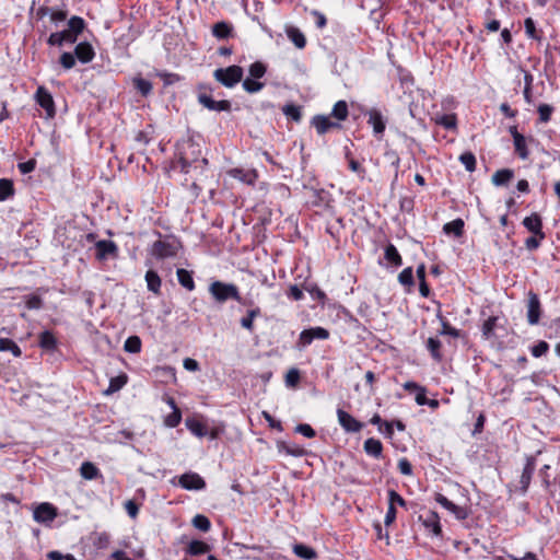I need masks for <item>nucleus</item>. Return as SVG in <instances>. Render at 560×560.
I'll return each instance as SVG.
<instances>
[{
	"label": "nucleus",
	"mask_w": 560,
	"mask_h": 560,
	"mask_svg": "<svg viewBox=\"0 0 560 560\" xmlns=\"http://www.w3.org/2000/svg\"><path fill=\"white\" fill-rule=\"evenodd\" d=\"M436 502L440 503L443 508H445L446 510L455 513L457 515L458 518H464L465 515L462 514L463 510L457 506L456 504H454L452 501H450L446 497H444L443 494L439 493L435 498Z\"/></svg>",
	"instance_id": "obj_31"
},
{
	"label": "nucleus",
	"mask_w": 560,
	"mask_h": 560,
	"mask_svg": "<svg viewBox=\"0 0 560 560\" xmlns=\"http://www.w3.org/2000/svg\"><path fill=\"white\" fill-rule=\"evenodd\" d=\"M264 85L265 84L262 82L249 78L243 81V89L250 94L259 92L264 88Z\"/></svg>",
	"instance_id": "obj_50"
},
{
	"label": "nucleus",
	"mask_w": 560,
	"mask_h": 560,
	"mask_svg": "<svg viewBox=\"0 0 560 560\" xmlns=\"http://www.w3.org/2000/svg\"><path fill=\"white\" fill-rule=\"evenodd\" d=\"M384 257L389 264H392L395 267H400L402 265V258L398 253L397 248L395 247V245L393 244H388L385 247Z\"/></svg>",
	"instance_id": "obj_24"
},
{
	"label": "nucleus",
	"mask_w": 560,
	"mask_h": 560,
	"mask_svg": "<svg viewBox=\"0 0 560 560\" xmlns=\"http://www.w3.org/2000/svg\"><path fill=\"white\" fill-rule=\"evenodd\" d=\"M541 315V305L538 294L533 291L527 293V322L529 325L539 323Z\"/></svg>",
	"instance_id": "obj_5"
},
{
	"label": "nucleus",
	"mask_w": 560,
	"mask_h": 560,
	"mask_svg": "<svg viewBox=\"0 0 560 560\" xmlns=\"http://www.w3.org/2000/svg\"><path fill=\"white\" fill-rule=\"evenodd\" d=\"M459 161L468 172H474L476 168V158L471 152H465L459 156Z\"/></svg>",
	"instance_id": "obj_49"
},
{
	"label": "nucleus",
	"mask_w": 560,
	"mask_h": 560,
	"mask_svg": "<svg viewBox=\"0 0 560 560\" xmlns=\"http://www.w3.org/2000/svg\"><path fill=\"white\" fill-rule=\"evenodd\" d=\"M144 279L147 282L148 290L151 291L152 293L159 295L161 293L162 280H161L160 276L158 275V272L154 270H148L145 272Z\"/></svg>",
	"instance_id": "obj_19"
},
{
	"label": "nucleus",
	"mask_w": 560,
	"mask_h": 560,
	"mask_svg": "<svg viewBox=\"0 0 560 560\" xmlns=\"http://www.w3.org/2000/svg\"><path fill=\"white\" fill-rule=\"evenodd\" d=\"M209 292L219 303H224L228 300H235L238 303L246 304L240 295L238 288L233 283L213 281L209 287Z\"/></svg>",
	"instance_id": "obj_1"
},
{
	"label": "nucleus",
	"mask_w": 560,
	"mask_h": 560,
	"mask_svg": "<svg viewBox=\"0 0 560 560\" xmlns=\"http://www.w3.org/2000/svg\"><path fill=\"white\" fill-rule=\"evenodd\" d=\"M36 161L28 160L26 162L19 163L18 167L22 174H28L35 170Z\"/></svg>",
	"instance_id": "obj_63"
},
{
	"label": "nucleus",
	"mask_w": 560,
	"mask_h": 560,
	"mask_svg": "<svg viewBox=\"0 0 560 560\" xmlns=\"http://www.w3.org/2000/svg\"><path fill=\"white\" fill-rule=\"evenodd\" d=\"M329 338V331L323 327H312L301 331L299 336L298 347L303 349L310 346L314 339L326 340Z\"/></svg>",
	"instance_id": "obj_4"
},
{
	"label": "nucleus",
	"mask_w": 560,
	"mask_h": 560,
	"mask_svg": "<svg viewBox=\"0 0 560 560\" xmlns=\"http://www.w3.org/2000/svg\"><path fill=\"white\" fill-rule=\"evenodd\" d=\"M26 307L28 310H38L42 307V299L38 295H30L26 298Z\"/></svg>",
	"instance_id": "obj_61"
},
{
	"label": "nucleus",
	"mask_w": 560,
	"mask_h": 560,
	"mask_svg": "<svg viewBox=\"0 0 560 560\" xmlns=\"http://www.w3.org/2000/svg\"><path fill=\"white\" fill-rule=\"evenodd\" d=\"M535 468H536L535 458L533 456L527 457L526 464L524 466V469H523V472H522V476L520 479L521 491L523 493H526L528 490Z\"/></svg>",
	"instance_id": "obj_14"
},
{
	"label": "nucleus",
	"mask_w": 560,
	"mask_h": 560,
	"mask_svg": "<svg viewBox=\"0 0 560 560\" xmlns=\"http://www.w3.org/2000/svg\"><path fill=\"white\" fill-rule=\"evenodd\" d=\"M514 148L515 152L522 160H526L529 155V152L526 147V139L523 135H517L514 137Z\"/></svg>",
	"instance_id": "obj_34"
},
{
	"label": "nucleus",
	"mask_w": 560,
	"mask_h": 560,
	"mask_svg": "<svg viewBox=\"0 0 560 560\" xmlns=\"http://www.w3.org/2000/svg\"><path fill=\"white\" fill-rule=\"evenodd\" d=\"M210 550V546L201 540H192L188 545L187 552L190 556H200Z\"/></svg>",
	"instance_id": "obj_35"
},
{
	"label": "nucleus",
	"mask_w": 560,
	"mask_h": 560,
	"mask_svg": "<svg viewBox=\"0 0 560 560\" xmlns=\"http://www.w3.org/2000/svg\"><path fill=\"white\" fill-rule=\"evenodd\" d=\"M60 65L66 70L72 69L74 67V65H75V56L72 55L71 52H63L60 56Z\"/></svg>",
	"instance_id": "obj_57"
},
{
	"label": "nucleus",
	"mask_w": 560,
	"mask_h": 560,
	"mask_svg": "<svg viewBox=\"0 0 560 560\" xmlns=\"http://www.w3.org/2000/svg\"><path fill=\"white\" fill-rule=\"evenodd\" d=\"M74 56L82 63H88V62H90L94 58L95 52H94L93 47L89 43L83 42V43H79L75 46V48H74Z\"/></svg>",
	"instance_id": "obj_17"
},
{
	"label": "nucleus",
	"mask_w": 560,
	"mask_h": 560,
	"mask_svg": "<svg viewBox=\"0 0 560 560\" xmlns=\"http://www.w3.org/2000/svg\"><path fill=\"white\" fill-rule=\"evenodd\" d=\"M229 173L233 178L240 179L246 184H254L257 179L255 170L232 168Z\"/></svg>",
	"instance_id": "obj_18"
},
{
	"label": "nucleus",
	"mask_w": 560,
	"mask_h": 560,
	"mask_svg": "<svg viewBox=\"0 0 560 560\" xmlns=\"http://www.w3.org/2000/svg\"><path fill=\"white\" fill-rule=\"evenodd\" d=\"M337 417L339 424L347 432L357 433L363 427L360 421L342 409L337 410Z\"/></svg>",
	"instance_id": "obj_8"
},
{
	"label": "nucleus",
	"mask_w": 560,
	"mask_h": 560,
	"mask_svg": "<svg viewBox=\"0 0 560 560\" xmlns=\"http://www.w3.org/2000/svg\"><path fill=\"white\" fill-rule=\"evenodd\" d=\"M176 275L182 287L188 291H192L195 289V281L190 271L179 268L177 269Z\"/></svg>",
	"instance_id": "obj_26"
},
{
	"label": "nucleus",
	"mask_w": 560,
	"mask_h": 560,
	"mask_svg": "<svg viewBox=\"0 0 560 560\" xmlns=\"http://www.w3.org/2000/svg\"><path fill=\"white\" fill-rule=\"evenodd\" d=\"M81 476L86 480H93L100 475L98 468L91 462H84L80 467Z\"/></svg>",
	"instance_id": "obj_32"
},
{
	"label": "nucleus",
	"mask_w": 560,
	"mask_h": 560,
	"mask_svg": "<svg viewBox=\"0 0 560 560\" xmlns=\"http://www.w3.org/2000/svg\"><path fill=\"white\" fill-rule=\"evenodd\" d=\"M523 225L534 235L538 236L539 240H544L546 237L542 231V221L538 213H532L529 217H526L523 220Z\"/></svg>",
	"instance_id": "obj_13"
},
{
	"label": "nucleus",
	"mask_w": 560,
	"mask_h": 560,
	"mask_svg": "<svg viewBox=\"0 0 560 560\" xmlns=\"http://www.w3.org/2000/svg\"><path fill=\"white\" fill-rule=\"evenodd\" d=\"M85 22L82 18L79 16H72L68 21V28L73 33L74 35H79L84 30Z\"/></svg>",
	"instance_id": "obj_43"
},
{
	"label": "nucleus",
	"mask_w": 560,
	"mask_h": 560,
	"mask_svg": "<svg viewBox=\"0 0 560 560\" xmlns=\"http://www.w3.org/2000/svg\"><path fill=\"white\" fill-rule=\"evenodd\" d=\"M514 177V172L510 168L497 171L492 175V183L495 186H504Z\"/></svg>",
	"instance_id": "obj_23"
},
{
	"label": "nucleus",
	"mask_w": 560,
	"mask_h": 560,
	"mask_svg": "<svg viewBox=\"0 0 560 560\" xmlns=\"http://www.w3.org/2000/svg\"><path fill=\"white\" fill-rule=\"evenodd\" d=\"M243 73L244 71L242 67L233 65L228 68H219L214 70L213 77L225 88H233L242 81Z\"/></svg>",
	"instance_id": "obj_2"
},
{
	"label": "nucleus",
	"mask_w": 560,
	"mask_h": 560,
	"mask_svg": "<svg viewBox=\"0 0 560 560\" xmlns=\"http://www.w3.org/2000/svg\"><path fill=\"white\" fill-rule=\"evenodd\" d=\"M35 98L39 106L46 110L48 117L51 118L55 116V103L47 89L39 86L36 91Z\"/></svg>",
	"instance_id": "obj_7"
},
{
	"label": "nucleus",
	"mask_w": 560,
	"mask_h": 560,
	"mask_svg": "<svg viewBox=\"0 0 560 560\" xmlns=\"http://www.w3.org/2000/svg\"><path fill=\"white\" fill-rule=\"evenodd\" d=\"M331 116L337 120H345L348 117V105L345 101H338L331 110Z\"/></svg>",
	"instance_id": "obj_39"
},
{
	"label": "nucleus",
	"mask_w": 560,
	"mask_h": 560,
	"mask_svg": "<svg viewBox=\"0 0 560 560\" xmlns=\"http://www.w3.org/2000/svg\"><path fill=\"white\" fill-rule=\"evenodd\" d=\"M287 35L298 48L302 49L305 47V45H306L305 36L299 28L289 27L287 30Z\"/></svg>",
	"instance_id": "obj_29"
},
{
	"label": "nucleus",
	"mask_w": 560,
	"mask_h": 560,
	"mask_svg": "<svg viewBox=\"0 0 560 560\" xmlns=\"http://www.w3.org/2000/svg\"><path fill=\"white\" fill-rule=\"evenodd\" d=\"M398 280L402 285L413 284V271L411 267L405 268L399 275Z\"/></svg>",
	"instance_id": "obj_54"
},
{
	"label": "nucleus",
	"mask_w": 560,
	"mask_h": 560,
	"mask_svg": "<svg viewBox=\"0 0 560 560\" xmlns=\"http://www.w3.org/2000/svg\"><path fill=\"white\" fill-rule=\"evenodd\" d=\"M260 315V308L249 310L247 315L241 318V326L249 331L254 329V319Z\"/></svg>",
	"instance_id": "obj_37"
},
{
	"label": "nucleus",
	"mask_w": 560,
	"mask_h": 560,
	"mask_svg": "<svg viewBox=\"0 0 560 560\" xmlns=\"http://www.w3.org/2000/svg\"><path fill=\"white\" fill-rule=\"evenodd\" d=\"M124 349L129 353H138L141 351V339L138 336H130L124 343Z\"/></svg>",
	"instance_id": "obj_40"
},
{
	"label": "nucleus",
	"mask_w": 560,
	"mask_h": 560,
	"mask_svg": "<svg viewBox=\"0 0 560 560\" xmlns=\"http://www.w3.org/2000/svg\"><path fill=\"white\" fill-rule=\"evenodd\" d=\"M185 423L187 429L198 438H203L209 433L207 427L199 420L188 418Z\"/></svg>",
	"instance_id": "obj_22"
},
{
	"label": "nucleus",
	"mask_w": 560,
	"mask_h": 560,
	"mask_svg": "<svg viewBox=\"0 0 560 560\" xmlns=\"http://www.w3.org/2000/svg\"><path fill=\"white\" fill-rule=\"evenodd\" d=\"M498 317H489L482 325V335L489 339L493 335L494 327L497 326Z\"/></svg>",
	"instance_id": "obj_53"
},
{
	"label": "nucleus",
	"mask_w": 560,
	"mask_h": 560,
	"mask_svg": "<svg viewBox=\"0 0 560 560\" xmlns=\"http://www.w3.org/2000/svg\"><path fill=\"white\" fill-rule=\"evenodd\" d=\"M388 504H393V506H395V504H398L400 506H406V501L395 490H389L388 491Z\"/></svg>",
	"instance_id": "obj_59"
},
{
	"label": "nucleus",
	"mask_w": 560,
	"mask_h": 560,
	"mask_svg": "<svg viewBox=\"0 0 560 560\" xmlns=\"http://www.w3.org/2000/svg\"><path fill=\"white\" fill-rule=\"evenodd\" d=\"M441 335H450V336H453V337H458L459 336V331L450 326L448 323L444 319H442V330L440 331Z\"/></svg>",
	"instance_id": "obj_64"
},
{
	"label": "nucleus",
	"mask_w": 560,
	"mask_h": 560,
	"mask_svg": "<svg viewBox=\"0 0 560 560\" xmlns=\"http://www.w3.org/2000/svg\"><path fill=\"white\" fill-rule=\"evenodd\" d=\"M279 450L294 457H301L305 454V450L299 445H288L282 443L279 445Z\"/></svg>",
	"instance_id": "obj_46"
},
{
	"label": "nucleus",
	"mask_w": 560,
	"mask_h": 560,
	"mask_svg": "<svg viewBox=\"0 0 560 560\" xmlns=\"http://www.w3.org/2000/svg\"><path fill=\"white\" fill-rule=\"evenodd\" d=\"M419 518L422 520L423 526L427 529H430L433 533V535H435V536L441 535L442 527L440 524V517L436 512L429 511L424 518L422 516H420Z\"/></svg>",
	"instance_id": "obj_15"
},
{
	"label": "nucleus",
	"mask_w": 560,
	"mask_h": 560,
	"mask_svg": "<svg viewBox=\"0 0 560 560\" xmlns=\"http://www.w3.org/2000/svg\"><path fill=\"white\" fill-rule=\"evenodd\" d=\"M248 71L252 78L260 79L266 74L267 68L262 62L256 61L249 66Z\"/></svg>",
	"instance_id": "obj_48"
},
{
	"label": "nucleus",
	"mask_w": 560,
	"mask_h": 560,
	"mask_svg": "<svg viewBox=\"0 0 560 560\" xmlns=\"http://www.w3.org/2000/svg\"><path fill=\"white\" fill-rule=\"evenodd\" d=\"M96 258L105 260L108 257H116L118 247L113 241L101 240L95 243Z\"/></svg>",
	"instance_id": "obj_9"
},
{
	"label": "nucleus",
	"mask_w": 560,
	"mask_h": 560,
	"mask_svg": "<svg viewBox=\"0 0 560 560\" xmlns=\"http://www.w3.org/2000/svg\"><path fill=\"white\" fill-rule=\"evenodd\" d=\"M398 469L405 476H410L412 474V466L407 458H400L398 460Z\"/></svg>",
	"instance_id": "obj_62"
},
{
	"label": "nucleus",
	"mask_w": 560,
	"mask_h": 560,
	"mask_svg": "<svg viewBox=\"0 0 560 560\" xmlns=\"http://www.w3.org/2000/svg\"><path fill=\"white\" fill-rule=\"evenodd\" d=\"M464 221L462 219H455L443 226V231L446 234H454L459 237L464 233Z\"/></svg>",
	"instance_id": "obj_30"
},
{
	"label": "nucleus",
	"mask_w": 560,
	"mask_h": 560,
	"mask_svg": "<svg viewBox=\"0 0 560 560\" xmlns=\"http://www.w3.org/2000/svg\"><path fill=\"white\" fill-rule=\"evenodd\" d=\"M192 525L201 532H208L211 527V523H210L209 518L201 514H197L192 518Z\"/></svg>",
	"instance_id": "obj_47"
},
{
	"label": "nucleus",
	"mask_w": 560,
	"mask_h": 560,
	"mask_svg": "<svg viewBox=\"0 0 560 560\" xmlns=\"http://www.w3.org/2000/svg\"><path fill=\"white\" fill-rule=\"evenodd\" d=\"M168 404L171 405L173 411L165 418L164 423L168 428H175L182 420V413L180 410L176 407L174 399L171 398Z\"/></svg>",
	"instance_id": "obj_25"
},
{
	"label": "nucleus",
	"mask_w": 560,
	"mask_h": 560,
	"mask_svg": "<svg viewBox=\"0 0 560 560\" xmlns=\"http://www.w3.org/2000/svg\"><path fill=\"white\" fill-rule=\"evenodd\" d=\"M39 347L46 351H54L57 347V339L49 330L39 334Z\"/></svg>",
	"instance_id": "obj_21"
},
{
	"label": "nucleus",
	"mask_w": 560,
	"mask_h": 560,
	"mask_svg": "<svg viewBox=\"0 0 560 560\" xmlns=\"http://www.w3.org/2000/svg\"><path fill=\"white\" fill-rule=\"evenodd\" d=\"M127 381H128V377L126 374H121V375L110 378L109 386L105 393L113 394L115 392H118L126 385Z\"/></svg>",
	"instance_id": "obj_38"
},
{
	"label": "nucleus",
	"mask_w": 560,
	"mask_h": 560,
	"mask_svg": "<svg viewBox=\"0 0 560 560\" xmlns=\"http://www.w3.org/2000/svg\"><path fill=\"white\" fill-rule=\"evenodd\" d=\"M441 347L442 343L438 338L430 337L427 341V349L431 353V357L436 361L440 362L443 359V355L441 353Z\"/></svg>",
	"instance_id": "obj_28"
},
{
	"label": "nucleus",
	"mask_w": 560,
	"mask_h": 560,
	"mask_svg": "<svg viewBox=\"0 0 560 560\" xmlns=\"http://www.w3.org/2000/svg\"><path fill=\"white\" fill-rule=\"evenodd\" d=\"M293 552L301 559L313 560L316 558V551L303 544H296L293 546Z\"/></svg>",
	"instance_id": "obj_27"
},
{
	"label": "nucleus",
	"mask_w": 560,
	"mask_h": 560,
	"mask_svg": "<svg viewBox=\"0 0 560 560\" xmlns=\"http://www.w3.org/2000/svg\"><path fill=\"white\" fill-rule=\"evenodd\" d=\"M311 125L316 129L318 135H325L332 128H339L340 124L332 121L328 116L316 115L312 118Z\"/></svg>",
	"instance_id": "obj_12"
},
{
	"label": "nucleus",
	"mask_w": 560,
	"mask_h": 560,
	"mask_svg": "<svg viewBox=\"0 0 560 560\" xmlns=\"http://www.w3.org/2000/svg\"><path fill=\"white\" fill-rule=\"evenodd\" d=\"M295 431L301 433L302 435L308 438V439H312V438H314L316 435L315 430L310 424H306V423L299 424L295 428Z\"/></svg>",
	"instance_id": "obj_60"
},
{
	"label": "nucleus",
	"mask_w": 560,
	"mask_h": 560,
	"mask_svg": "<svg viewBox=\"0 0 560 560\" xmlns=\"http://www.w3.org/2000/svg\"><path fill=\"white\" fill-rule=\"evenodd\" d=\"M552 112H553L552 106H550L548 104H540L538 106L539 120L541 122H548L550 120Z\"/></svg>",
	"instance_id": "obj_56"
},
{
	"label": "nucleus",
	"mask_w": 560,
	"mask_h": 560,
	"mask_svg": "<svg viewBox=\"0 0 560 560\" xmlns=\"http://www.w3.org/2000/svg\"><path fill=\"white\" fill-rule=\"evenodd\" d=\"M136 89L143 95L147 96L152 91V84L150 81L142 79V78H136L133 80Z\"/></svg>",
	"instance_id": "obj_51"
},
{
	"label": "nucleus",
	"mask_w": 560,
	"mask_h": 560,
	"mask_svg": "<svg viewBox=\"0 0 560 560\" xmlns=\"http://www.w3.org/2000/svg\"><path fill=\"white\" fill-rule=\"evenodd\" d=\"M58 511L57 508L51 503L43 502L35 506L33 511V518L35 522L49 525L57 517Z\"/></svg>",
	"instance_id": "obj_3"
},
{
	"label": "nucleus",
	"mask_w": 560,
	"mask_h": 560,
	"mask_svg": "<svg viewBox=\"0 0 560 560\" xmlns=\"http://www.w3.org/2000/svg\"><path fill=\"white\" fill-rule=\"evenodd\" d=\"M300 371L295 368L290 369L285 374V385L288 387H295L300 382Z\"/></svg>",
	"instance_id": "obj_52"
},
{
	"label": "nucleus",
	"mask_w": 560,
	"mask_h": 560,
	"mask_svg": "<svg viewBox=\"0 0 560 560\" xmlns=\"http://www.w3.org/2000/svg\"><path fill=\"white\" fill-rule=\"evenodd\" d=\"M151 253L160 259L174 257L177 254V246L174 243L156 241L152 245Z\"/></svg>",
	"instance_id": "obj_6"
},
{
	"label": "nucleus",
	"mask_w": 560,
	"mask_h": 560,
	"mask_svg": "<svg viewBox=\"0 0 560 560\" xmlns=\"http://www.w3.org/2000/svg\"><path fill=\"white\" fill-rule=\"evenodd\" d=\"M548 349H549V345L546 341H539L537 345H535L532 348V354L535 358H539V357L546 354Z\"/></svg>",
	"instance_id": "obj_58"
},
{
	"label": "nucleus",
	"mask_w": 560,
	"mask_h": 560,
	"mask_svg": "<svg viewBox=\"0 0 560 560\" xmlns=\"http://www.w3.org/2000/svg\"><path fill=\"white\" fill-rule=\"evenodd\" d=\"M232 33V26L226 22H218L212 27V34L219 39L228 38Z\"/></svg>",
	"instance_id": "obj_33"
},
{
	"label": "nucleus",
	"mask_w": 560,
	"mask_h": 560,
	"mask_svg": "<svg viewBox=\"0 0 560 560\" xmlns=\"http://www.w3.org/2000/svg\"><path fill=\"white\" fill-rule=\"evenodd\" d=\"M0 351H10L15 358L22 355L21 348L11 339L0 338Z\"/></svg>",
	"instance_id": "obj_36"
},
{
	"label": "nucleus",
	"mask_w": 560,
	"mask_h": 560,
	"mask_svg": "<svg viewBox=\"0 0 560 560\" xmlns=\"http://www.w3.org/2000/svg\"><path fill=\"white\" fill-rule=\"evenodd\" d=\"M14 189L13 184L10 179L1 178L0 179V201L8 199L13 196Z\"/></svg>",
	"instance_id": "obj_42"
},
{
	"label": "nucleus",
	"mask_w": 560,
	"mask_h": 560,
	"mask_svg": "<svg viewBox=\"0 0 560 560\" xmlns=\"http://www.w3.org/2000/svg\"><path fill=\"white\" fill-rule=\"evenodd\" d=\"M282 112L288 118H291L295 122H299L302 119L301 107L294 104L284 105Z\"/></svg>",
	"instance_id": "obj_41"
},
{
	"label": "nucleus",
	"mask_w": 560,
	"mask_h": 560,
	"mask_svg": "<svg viewBox=\"0 0 560 560\" xmlns=\"http://www.w3.org/2000/svg\"><path fill=\"white\" fill-rule=\"evenodd\" d=\"M436 122L443 126L445 129H453L456 127V116L455 115H442L436 119Z\"/></svg>",
	"instance_id": "obj_55"
},
{
	"label": "nucleus",
	"mask_w": 560,
	"mask_h": 560,
	"mask_svg": "<svg viewBox=\"0 0 560 560\" xmlns=\"http://www.w3.org/2000/svg\"><path fill=\"white\" fill-rule=\"evenodd\" d=\"M110 541V536L105 533H95L93 538V545L98 549H105L108 547Z\"/></svg>",
	"instance_id": "obj_45"
},
{
	"label": "nucleus",
	"mask_w": 560,
	"mask_h": 560,
	"mask_svg": "<svg viewBox=\"0 0 560 560\" xmlns=\"http://www.w3.org/2000/svg\"><path fill=\"white\" fill-rule=\"evenodd\" d=\"M199 103L208 108L209 110L214 112H230L231 110V103L229 101H214L210 95L207 94H200L198 96Z\"/></svg>",
	"instance_id": "obj_11"
},
{
	"label": "nucleus",
	"mask_w": 560,
	"mask_h": 560,
	"mask_svg": "<svg viewBox=\"0 0 560 560\" xmlns=\"http://www.w3.org/2000/svg\"><path fill=\"white\" fill-rule=\"evenodd\" d=\"M368 122L373 127V131L375 135H383V132L385 131L386 121L380 110L371 109L369 112Z\"/></svg>",
	"instance_id": "obj_16"
},
{
	"label": "nucleus",
	"mask_w": 560,
	"mask_h": 560,
	"mask_svg": "<svg viewBox=\"0 0 560 560\" xmlns=\"http://www.w3.org/2000/svg\"><path fill=\"white\" fill-rule=\"evenodd\" d=\"M363 448L368 455L378 458L382 455L383 445L380 440L370 438L365 440Z\"/></svg>",
	"instance_id": "obj_20"
},
{
	"label": "nucleus",
	"mask_w": 560,
	"mask_h": 560,
	"mask_svg": "<svg viewBox=\"0 0 560 560\" xmlns=\"http://www.w3.org/2000/svg\"><path fill=\"white\" fill-rule=\"evenodd\" d=\"M525 33L529 38L540 40V33L536 30L535 22L532 18H527L524 21Z\"/></svg>",
	"instance_id": "obj_44"
},
{
	"label": "nucleus",
	"mask_w": 560,
	"mask_h": 560,
	"mask_svg": "<svg viewBox=\"0 0 560 560\" xmlns=\"http://www.w3.org/2000/svg\"><path fill=\"white\" fill-rule=\"evenodd\" d=\"M180 487L187 490H201L206 487L205 480L196 472H186L179 477Z\"/></svg>",
	"instance_id": "obj_10"
}]
</instances>
